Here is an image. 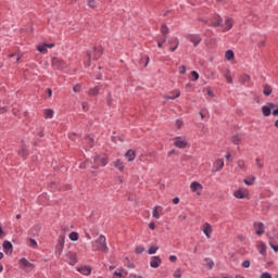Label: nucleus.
Wrapping results in <instances>:
<instances>
[{
  "label": "nucleus",
  "instance_id": "nucleus-20",
  "mask_svg": "<svg viewBox=\"0 0 278 278\" xmlns=\"http://www.w3.org/2000/svg\"><path fill=\"white\" fill-rule=\"evenodd\" d=\"M163 210L164 208L161 205L154 206V208L152 211L153 218L160 219V214H162Z\"/></svg>",
  "mask_w": 278,
  "mask_h": 278
},
{
  "label": "nucleus",
  "instance_id": "nucleus-29",
  "mask_svg": "<svg viewBox=\"0 0 278 278\" xmlns=\"http://www.w3.org/2000/svg\"><path fill=\"white\" fill-rule=\"evenodd\" d=\"M224 77H225L227 84H233V78H231V71L227 70Z\"/></svg>",
  "mask_w": 278,
  "mask_h": 278
},
{
  "label": "nucleus",
  "instance_id": "nucleus-55",
  "mask_svg": "<svg viewBox=\"0 0 278 278\" xmlns=\"http://www.w3.org/2000/svg\"><path fill=\"white\" fill-rule=\"evenodd\" d=\"M255 162H256V166H258V168H264V164L262 162H260V159H256Z\"/></svg>",
  "mask_w": 278,
  "mask_h": 278
},
{
  "label": "nucleus",
  "instance_id": "nucleus-7",
  "mask_svg": "<svg viewBox=\"0 0 278 278\" xmlns=\"http://www.w3.org/2000/svg\"><path fill=\"white\" fill-rule=\"evenodd\" d=\"M208 25L211 27H222L223 17H220V15H214L213 17H211Z\"/></svg>",
  "mask_w": 278,
  "mask_h": 278
},
{
  "label": "nucleus",
  "instance_id": "nucleus-62",
  "mask_svg": "<svg viewBox=\"0 0 278 278\" xmlns=\"http://www.w3.org/2000/svg\"><path fill=\"white\" fill-rule=\"evenodd\" d=\"M173 203H174V205L179 204V198H174V199H173Z\"/></svg>",
  "mask_w": 278,
  "mask_h": 278
},
{
  "label": "nucleus",
  "instance_id": "nucleus-37",
  "mask_svg": "<svg viewBox=\"0 0 278 278\" xmlns=\"http://www.w3.org/2000/svg\"><path fill=\"white\" fill-rule=\"evenodd\" d=\"M30 231L33 236H38V233H40V225H35Z\"/></svg>",
  "mask_w": 278,
  "mask_h": 278
},
{
  "label": "nucleus",
  "instance_id": "nucleus-16",
  "mask_svg": "<svg viewBox=\"0 0 278 278\" xmlns=\"http://www.w3.org/2000/svg\"><path fill=\"white\" fill-rule=\"evenodd\" d=\"M62 251H64V238L59 239L58 244L55 247V255H62Z\"/></svg>",
  "mask_w": 278,
  "mask_h": 278
},
{
  "label": "nucleus",
  "instance_id": "nucleus-45",
  "mask_svg": "<svg viewBox=\"0 0 278 278\" xmlns=\"http://www.w3.org/2000/svg\"><path fill=\"white\" fill-rule=\"evenodd\" d=\"M135 252L137 253V255H140L141 253H144V247L139 245L135 249Z\"/></svg>",
  "mask_w": 278,
  "mask_h": 278
},
{
  "label": "nucleus",
  "instance_id": "nucleus-33",
  "mask_svg": "<svg viewBox=\"0 0 278 278\" xmlns=\"http://www.w3.org/2000/svg\"><path fill=\"white\" fill-rule=\"evenodd\" d=\"M88 94L90 97H97V94H99V87L90 88L89 91H88Z\"/></svg>",
  "mask_w": 278,
  "mask_h": 278
},
{
  "label": "nucleus",
  "instance_id": "nucleus-51",
  "mask_svg": "<svg viewBox=\"0 0 278 278\" xmlns=\"http://www.w3.org/2000/svg\"><path fill=\"white\" fill-rule=\"evenodd\" d=\"M260 278H273V276L270 275V273L265 271V273H263V274L261 275Z\"/></svg>",
  "mask_w": 278,
  "mask_h": 278
},
{
  "label": "nucleus",
  "instance_id": "nucleus-32",
  "mask_svg": "<svg viewBox=\"0 0 278 278\" xmlns=\"http://www.w3.org/2000/svg\"><path fill=\"white\" fill-rule=\"evenodd\" d=\"M168 42H174V48H169L170 51H177V47H179V39L178 38H172Z\"/></svg>",
  "mask_w": 278,
  "mask_h": 278
},
{
  "label": "nucleus",
  "instance_id": "nucleus-22",
  "mask_svg": "<svg viewBox=\"0 0 278 278\" xmlns=\"http://www.w3.org/2000/svg\"><path fill=\"white\" fill-rule=\"evenodd\" d=\"M125 157L128 162H134V160H136V151L135 150H128L125 153Z\"/></svg>",
  "mask_w": 278,
  "mask_h": 278
},
{
  "label": "nucleus",
  "instance_id": "nucleus-53",
  "mask_svg": "<svg viewBox=\"0 0 278 278\" xmlns=\"http://www.w3.org/2000/svg\"><path fill=\"white\" fill-rule=\"evenodd\" d=\"M269 247L270 249H273V251H275V253H278V245L273 244V242H269Z\"/></svg>",
  "mask_w": 278,
  "mask_h": 278
},
{
  "label": "nucleus",
  "instance_id": "nucleus-63",
  "mask_svg": "<svg viewBox=\"0 0 278 278\" xmlns=\"http://www.w3.org/2000/svg\"><path fill=\"white\" fill-rule=\"evenodd\" d=\"M207 96L208 97H214V91H212V89H207Z\"/></svg>",
  "mask_w": 278,
  "mask_h": 278
},
{
  "label": "nucleus",
  "instance_id": "nucleus-48",
  "mask_svg": "<svg viewBox=\"0 0 278 278\" xmlns=\"http://www.w3.org/2000/svg\"><path fill=\"white\" fill-rule=\"evenodd\" d=\"M191 75L193 77V81H198L199 80V73H197L195 71H192Z\"/></svg>",
  "mask_w": 278,
  "mask_h": 278
},
{
  "label": "nucleus",
  "instance_id": "nucleus-54",
  "mask_svg": "<svg viewBox=\"0 0 278 278\" xmlns=\"http://www.w3.org/2000/svg\"><path fill=\"white\" fill-rule=\"evenodd\" d=\"M74 92H80L81 91V86L80 85H76L73 87Z\"/></svg>",
  "mask_w": 278,
  "mask_h": 278
},
{
  "label": "nucleus",
  "instance_id": "nucleus-59",
  "mask_svg": "<svg viewBox=\"0 0 278 278\" xmlns=\"http://www.w3.org/2000/svg\"><path fill=\"white\" fill-rule=\"evenodd\" d=\"M0 238H5V232L3 231V228L0 225Z\"/></svg>",
  "mask_w": 278,
  "mask_h": 278
},
{
  "label": "nucleus",
  "instance_id": "nucleus-2",
  "mask_svg": "<svg viewBox=\"0 0 278 278\" xmlns=\"http://www.w3.org/2000/svg\"><path fill=\"white\" fill-rule=\"evenodd\" d=\"M103 55V48L97 47L92 52L88 53V61L85 63V66H90L91 60H99Z\"/></svg>",
  "mask_w": 278,
  "mask_h": 278
},
{
  "label": "nucleus",
  "instance_id": "nucleus-9",
  "mask_svg": "<svg viewBox=\"0 0 278 278\" xmlns=\"http://www.w3.org/2000/svg\"><path fill=\"white\" fill-rule=\"evenodd\" d=\"M201 229L206 238H212V233L214 231V229L212 228V224L204 223Z\"/></svg>",
  "mask_w": 278,
  "mask_h": 278
},
{
  "label": "nucleus",
  "instance_id": "nucleus-47",
  "mask_svg": "<svg viewBox=\"0 0 278 278\" xmlns=\"http://www.w3.org/2000/svg\"><path fill=\"white\" fill-rule=\"evenodd\" d=\"M176 127H177V129H181V127H184V121L176 119Z\"/></svg>",
  "mask_w": 278,
  "mask_h": 278
},
{
  "label": "nucleus",
  "instance_id": "nucleus-52",
  "mask_svg": "<svg viewBox=\"0 0 278 278\" xmlns=\"http://www.w3.org/2000/svg\"><path fill=\"white\" fill-rule=\"evenodd\" d=\"M81 108H83L84 112H88V109H89L88 102H83Z\"/></svg>",
  "mask_w": 278,
  "mask_h": 278
},
{
  "label": "nucleus",
  "instance_id": "nucleus-49",
  "mask_svg": "<svg viewBox=\"0 0 278 278\" xmlns=\"http://www.w3.org/2000/svg\"><path fill=\"white\" fill-rule=\"evenodd\" d=\"M250 79H251V77H250L249 75H243V76L241 77L242 84H247V81H249Z\"/></svg>",
  "mask_w": 278,
  "mask_h": 278
},
{
  "label": "nucleus",
  "instance_id": "nucleus-40",
  "mask_svg": "<svg viewBox=\"0 0 278 278\" xmlns=\"http://www.w3.org/2000/svg\"><path fill=\"white\" fill-rule=\"evenodd\" d=\"M18 155H21L22 157H27V148L23 147V148L18 151Z\"/></svg>",
  "mask_w": 278,
  "mask_h": 278
},
{
  "label": "nucleus",
  "instance_id": "nucleus-13",
  "mask_svg": "<svg viewBox=\"0 0 278 278\" xmlns=\"http://www.w3.org/2000/svg\"><path fill=\"white\" fill-rule=\"evenodd\" d=\"M151 268H160L162 266V258L160 256H152L150 260Z\"/></svg>",
  "mask_w": 278,
  "mask_h": 278
},
{
  "label": "nucleus",
  "instance_id": "nucleus-5",
  "mask_svg": "<svg viewBox=\"0 0 278 278\" xmlns=\"http://www.w3.org/2000/svg\"><path fill=\"white\" fill-rule=\"evenodd\" d=\"M93 167L97 166H108V157L106 156H101V155H96L93 156Z\"/></svg>",
  "mask_w": 278,
  "mask_h": 278
},
{
  "label": "nucleus",
  "instance_id": "nucleus-44",
  "mask_svg": "<svg viewBox=\"0 0 278 278\" xmlns=\"http://www.w3.org/2000/svg\"><path fill=\"white\" fill-rule=\"evenodd\" d=\"M161 34H162L163 36H166V35L168 34V26L162 25V27H161Z\"/></svg>",
  "mask_w": 278,
  "mask_h": 278
},
{
  "label": "nucleus",
  "instance_id": "nucleus-19",
  "mask_svg": "<svg viewBox=\"0 0 278 278\" xmlns=\"http://www.w3.org/2000/svg\"><path fill=\"white\" fill-rule=\"evenodd\" d=\"M113 166L121 173H123V170H125V164L123 163V161L121 159H117L115 162H113Z\"/></svg>",
  "mask_w": 278,
  "mask_h": 278
},
{
  "label": "nucleus",
  "instance_id": "nucleus-36",
  "mask_svg": "<svg viewBox=\"0 0 278 278\" xmlns=\"http://www.w3.org/2000/svg\"><path fill=\"white\" fill-rule=\"evenodd\" d=\"M53 114H54L53 110H51V109L45 110V118H52Z\"/></svg>",
  "mask_w": 278,
  "mask_h": 278
},
{
  "label": "nucleus",
  "instance_id": "nucleus-57",
  "mask_svg": "<svg viewBox=\"0 0 278 278\" xmlns=\"http://www.w3.org/2000/svg\"><path fill=\"white\" fill-rule=\"evenodd\" d=\"M180 75H186V65H182L179 71Z\"/></svg>",
  "mask_w": 278,
  "mask_h": 278
},
{
  "label": "nucleus",
  "instance_id": "nucleus-34",
  "mask_svg": "<svg viewBox=\"0 0 278 278\" xmlns=\"http://www.w3.org/2000/svg\"><path fill=\"white\" fill-rule=\"evenodd\" d=\"M174 92H175V96H165V99L175 100V99H178V97H181V91H179V89H176Z\"/></svg>",
  "mask_w": 278,
  "mask_h": 278
},
{
  "label": "nucleus",
  "instance_id": "nucleus-21",
  "mask_svg": "<svg viewBox=\"0 0 278 278\" xmlns=\"http://www.w3.org/2000/svg\"><path fill=\"white\" fill-rule=\"evenodd\" d=\"M77 270L80 275H85V277H88L92 273V269L88 266L78 267Z\"/></svg>",
  "mask_w": 278,
  "mask_h": 278
},
{
  "label": "nucleus",
  "instance_id": "nucleus-1",
  "mask_svg": "<svg viewBox=\"0 0 278 278\" xmlns=\"http://www.w3.org/2000/svg\"><path fill=\"white\" fill-rule=\"evenodd\" d=\"M92 251H101V253H108L110 249L108 248L105 236L100 235L99 238H97L91 243Z\"/></svg>",
  "mask_w": 278,
  "mask_h": 278
},
{
  "label": "nucleus",
  "instance_id": "nucleus-3",
  "mask_svg": "<svg viewBox=\"0 0 278 278\" xmlns=\"http://www.w3.org/2000/svg\"><path fill=\"white\" fill-rule=\"evenodd\" d=\"M52 67L55 71H64L66 68V63L64 62V60L54 56L52 58Z\"/></svg>",
  "mask_w": 278,
  "mask_h": 278
},
{
  "label": "nucleus",
  "instance_id": "nucleus-27",
  "mask_svg": "<svg viewBox=\"0 0 278 278\" xmlns=\"http://www.w3.org/2000/svg\"><path fill=\"white\" fill-rule=\"evenodd\" d=\"M157 251H160V247L157 245H151L148 249V254L149 255H155L157 253Z\"/></svg>",
  "mask_w": 278,
  "mask_h": 278
},
{
  "label": "nucleus",
  "instance_id": "nucleus-30",
  "mask_svg": "<svg viewBox=\"0 0 278 278\" xmlns=\"http://www.w3.org/2000/svg\"><path fill=\"white\" fill-rule=\"evenodd\" d=\"M68 238L70 240H72V242H77V240H79V233L75 232V231H72L70 235H68Z\"/></svg>",
  "mask_w": 278,
  "mask_h": 278
},
{
  "label": "nucleus",
  "instance_id": "nucleus-38",
  "mask_svg": "<svg viewBox=\"0 0 278 278\" xmlns=\"http://www.w3.org/2000/svg\"><path fill=\"white\" fill-rule=\"evenodd\" d=\"M232 142L233 144H239L240 142H242V137H240L239 135L233 136Z\"/></svg>",
  "mask_w": 278,
  "mask_h": 278
},
{
  "label": "nucleus",
  "instance_id": "nucleus-10",
  "mask_svg": "<svg viewBox=\"0 0 278 278\" xmlns=\"http://www.w3.org/2000/svg\"><path fill=\"white\" fill-rule=\"evenodd\" d=\"M188 40H190V42L193 43V47H199V45H201V35H198V34H190L187 36Z\"/></svg>",
  "mask_w": 278,
  "mask_h": 278
},
{
  "label": "nucleus",
  "instance_id": "nucleus-8",
  "mask_svg": "<svg viewBox=\"0 0 278 278\" xmlns=\"http://www.w3.org/2000/svg\"><path fill=\"white\" fill-rule=\"evenodd\" d=\"M235 199H249V190L240 188L233 192Z\"/></svg>",
  "mask_w": 278,
  "mask_h": 278
},
{
  "label": "nucleus",
  "instance_id": "nucleus-24",
  "mask_svg": "<svg viewBox=\"0 0 278 278\" xmlns=\"http://www.w3.org/2000/svg\"><path fill=\"white\" fill-rule=\"evenodd\" d=\"M214 166L215 170L218 172L223 168V166H225V161H223V159H218L215 161Z\"/></svg>",
  "mask_w": 278,
  "mask_h": 278
},
{
  "label": "nucleus",
  "instance_id": "nucleus-14",
  "mask_svg": "<svg viewBox=\"0 0 278 278\" xmlns=\"http://www.w3.org/2000/svg\"><path fill=\"white\" fill-rule=\"evenodd\" d=\"M67 257V263L70 266H75V264H77V254L74 252H68L66 254Z\"/></svg>",
  "mask_w": 278,
  "mask_h": 278
},
{
  "label": "nucleus",
  "instance_id": "nucleus-61",
  "mask_svg": "<svg viewBox=\"0 0 278 278\" xmlns=\"http://www.w3.org/2000/svg\"><path fill=\"white\" fill-rule=\"evenodd\" d=\"M108 104L112 105V96L109 94V97L106 98Z\"/></svg>",
  "mask_w": 278,
  "mask_h": 278
},
{
  "label": "nucleus",
  "instance_id": "nucleus-50",
  "mask_svg": "<svg viewBox=\"0 0 278 278\" xmlns=\"http://www.w3.org/2000/svg\"><path fill=\"white\" fill-rule=\"evenodd\" d=\"M174 278H181V269L178 268L175 273H174Z\"/></svg>",
  "mask_w": 278,
  "mask_h": 278
},
{
  "label": "nucleus",
  "instance_id": "nucleus-23",
  "mask_svg": "<svg viewBox=\"0 0 278 278\" xmlns=\"http://www.w3.org/2000/svg\"><path fill=\"white\" fill-rule=\"evenodd\" d=\"M256 247L261 255H266V243L264 241H260Z\"/></svg>",
  "mask_w": 278,
  "mask_h": 278
},
{
  "label": "nucleus",
  "instance_id": "nucleus-15",
  "mask_svg": "<svg viewBox=\"0 0 278 278\" xmlns=\"http://www.w3.org/2000/svg\"><path fill=\"white\" fill-rule=\"evenodd\" d=\"M223 31H229L233 27V18L226 17L225 24L222 23Z\"/></svg>",
  "mask_w": 278,
  "mask_h": 278
},
{
  "label": "nucleus",
  "instance_id": "nucleus-43",
  "mask_svg": "<svg viewBox=\"0 0 278 278\" xmlns=\"http://www.w3.org/2000/svg\"><path fill=\"white\" fill-rule=\"evenodd\" d=\"M29 243V247H31V249H38V242H36L35 239L30 238Z\"/></svg>",
  "mask_w": 278,
  "mask_h": 278
},
{
  "label": "nucleus",
  "instance_id": "nucleus-17",
  "mask_svg": "<svg viewBox=\"0 0 278 278\" xmlns=\"http://www.w3.org/2000/svg\"><path fill=\"white\" fill-rule=\"evenodd\" d=\"M254 229H256V236H263V233H265V229H264V223L258 222V223H254Z\"/></svg>",
  "mask_w": 278,
  "mask_h": 278
},
{
  "label": "nucleus",
  "instance_id": "nucleus-11",
  "mask_svg": "<svg viewBox=\"0 0 278 278\" xmlns=\"http://www.w3.org/2000/svg\"><path fill=\"white\" fill-rule=\"evenodd\" d=\"M275 108H277V104L275 103H268L267 105H263L262 106L263 115L270 116V113L273 112V110H275Z\"/></svg>",
  "mask_w": 278,
  "mask_h": 278
},
{
  "label": "nucleus",
  "instance_id": "nucleus-6",
  "mask_svg": "<svg viewBox=\"0 0 278 278\" xmlns=\"http://www.w3.org/2000/svg\"><path fill=\"white\" fill-rule=\"evenodd\" d=\"M190 189L192 192H195L198 197H201V192H203V185H201L199 181H193L190 184Z\"/></svg>",
  "mask_w": 278,
  "mask_h": 278
},
{
  "label": "nucleus",
  "instance_id": "nucleus-35",
  "mask_svg": "<svg viewBox=\"0 0 278 278\" xmlns=\"http://www.w3.org/2000/svg\"><path fill=\"white\" fill-rule=\"evenodd\" d=\"M37 51H39V53H47L48 52L47 43L37 46Z\"/></svg>",
  "mask_w": 278,
  "mask_h": 278
},
{
  "label": "nucleus",
  "instance_id": "nucleus-58",
  "mask_svg": "<svg viewBox=\"0 0 278 278\" xmlns=\"http://www.w3.org/2000/svg\"><path fill=\"white\" fill-rule=\"evenodd\" d=\"M271 114L274 116H278V108L277 109L276 108L271 109Z\"/></svg>",
  "mask_w": 278,
  "mask_h": 278
},
{
  "label": "nucleus",
  "instance_id": "nucleus-41",
  "mask_svg": "<svg viewBox=\"0 0 278 278\" xmlns=\"http://www.w3.org/2000/svg\"><path fill=\"white\" fill-rule=\"evenodd\" d=\"M113 275L118 278H125V276H123V268L115 270Z\"/></svg>",
  "mask_w": 278,
  "mask_h": 278
},
{
  "label": "nucleus",
  "instance_id": "nucleus-4",
  "mask_svg": "<svg viewBox=\"0 0 278 278\" xmlns=\"http://www.w3.org/2000/svg\"><path fill=\"white\" fill-rule=\"evenodd\" d=\"M174 144L178 149H186V147H188V139H186V137H175Z\"/></svg>",
  "mask_w": 278,
  "mask_h": 278
},
{
  "label": "nucleus",
  "instance_id": "nucleus-56",
  "mask_svg": "<svg viewBox=\"0 0 278 278\" xmlns=\"http://www.w3.org/2000/svg\"><path fill=\"white\" fill-rule=\"evenodd\" d=\"M86 140H87V142L90 143L89 149H92V143L94 142V139L88 137Z\"/></svg>",
  "mask_w": 278,
  "mask_h": 278
},
{
  "label": "nucleus",
  "instance_id": "nucleus-46",
  "mask_svg": "<svg viewBox=\"0 0 278 278\" xmlns=\"http://www.w3.org/2000/svg\"><path fill=\"white\" fill-rule=\"evenodd\" d=\"M241 266H242L243 268H249V267L251 266V261H249V260L243 261V262L241 263Z\"/></svg>",
  "mask_w": 278,
  "mask_h": 278
},
{
  "label": "nucleus",
  "instance_id": "nucleus-39",
  "mask_svg": "<svg viewBox=\"0 0 278 278\" xmlns=\"http://www.w3.org/2000/svg\"><path fill=\"white\" fill-rule=\"evenodd\" d=\"M263 92H264L265 97H269V94H271V92H273V89L268 86H265Z\"/></svg>",
  "mask_w": 278,
  "mask_h": 278
},
{
  "label": "nucleus",
  "instance_id": "nucleus-42",
  "mask_svg": "<svg viewBox=\"0 0 278 278\" xmlns=\"http://www.w3.org/2000/svg\"><path fill=\"white\" fill-rule=\"evenodd\" d=\"M87 5L88 8H92V9L97 8V0H88Z\"/></svg>",
  "mask_w": 278,
  "mask_h": 278
},
{
  "label": "nucleus",
  "instance_id": "nucleus-25",
  "mask_svg": "<svg viewBox=\"0 0 278 278\" xmlns=\"http://www.w3.org/2000/svg\"><path fill=\"white\" fill-rule=\"evenodd\" d=\"M236 56V54L233 53V50H227L225 52V59L228 61V62H231V60H233V58Z\"/></svg>",
  "mask_w": 278,
  "mask_h": 278
},
{
  "label": "nucleus",
  "instance_id": "nucleus-26",
  "mask_svg": "<svg viewBox=\"0 0 278 278\" xmlns=\"http://www.w3.org/2000/svg\"><path fill=\"white\" fill-rule=\"evenodd\" d=\"M243 184H245V186H253L255 184V176L243 179Z\"/></svg>",
  "mask_w": 278,
  "mask_h": 278
},
{
  "label": "nucleus",
  "instance_id": "nucleus-12",
  "mask_svg": "<svg viewBox=\"0 0 278 278\" xmlns=\"http://www.w3.org/2000/svg\"><path fill=\"white\" fill-rule=\"evenodd\" d=\"M20 264H22V268L23 270H26V273H29L31 268H34V264L28 262L25 257L20 260Z\"/></svg>",
  "mask_w": 278,
  "mask_h": 278
},
{
  "label": "nucleus",
  "instance_id": "nucleus-31",
  "mask_svg": "<svg viewBox=\"0 0 278 278\" xmlns=\"http://www.w3.org/2000/svg\"><path fill=\"white\" fill-rule=\"evenodd\" d=\"M204 262L208 270H212L214 268V261L212 258H205Z\"/></svg>",
  "mask_w": 278,
  "mask_h": 278
},
{
  "label": "nucleus",
  "instance_id": "nucleus-18",
  "mask_svg": "<svg viewBox=\"0 0 278 278\" xmlns=\"http://www.w3.org/2000/svg\"><path fill=\"white\" fill-rule=\"evenodd\" d=\"M2 247H3V251H4V253H7V255H12V251H13L12 242L4 241Z\"/></svg>",
  "mask_w": 278,
  "mask_h": 278
},
{
  "label": "nucleus",
  "instance_id": "nucleus-28",
  "mask_svg": "<svg viewBox=\"0 0 278 278\" xmlns=\"http://www.w3.org/2000/svg\"><path fill=\"white\" fill-rule=\"evenodd\" d=\"M237 170H247V164L244 163V161L239 160L237 162Z\"/></svg>",
  "mask_w": 278,
  "mask_h": 278
},
{
  "label": "nucleus",
  "instance_id": "nucleus-64",
  "mask_svg": "<svg viewBox=\"0 0 278 278\" xmlns=\"http://www.w3.org/2000/svg\"><path fill=\"white\" fill-rule=\"evenodd\" d=\"M149 229H152V230L155 229V223H150L149 224Z\"/></svg>",
  "mask_w": 278,
  "mask_h": 278
},
{
  "label": "nucleus",
  "instance_id": "nucleus-60",
  "mask_svg": "<svg viewBox=\"0 0 278 278\" xmlns=\"http://www.w3.org/2000/svg\"><path fill=\"white\" fill-rule=\"evenodd\" d=\"M169 262H173V263L177 262V256L170 255L169 256Z\"/></svg>",
  "mask_w": 278,
  "mask_h": 278
}]
</instances>
